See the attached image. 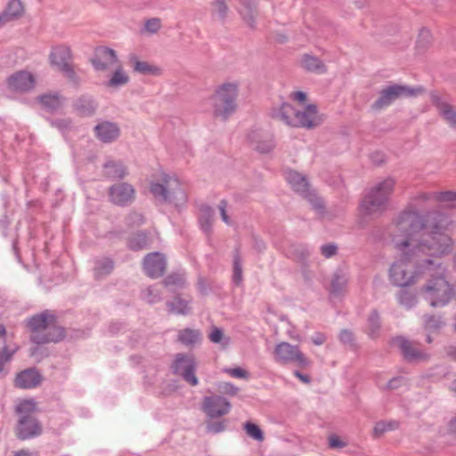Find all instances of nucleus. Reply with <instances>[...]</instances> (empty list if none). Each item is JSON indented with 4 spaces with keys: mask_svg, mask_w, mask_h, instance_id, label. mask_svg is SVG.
Returning <instances> with one entry per match:
<instances>
[{
    "mask_svg": "<svg viewBox=\"0 0 456 456\" xmlns=\"http://www.w3.org/2000/svg\"><path fill=\"white\" fill-rule=\"evenodd\" d=\"M339 340L345 345H353L354 334L349 330H343L339 333Z\"/></svg>",
    "mask_w": 456,
    "mask_h": 456,
    "instance_id": "61",
    "label": "nucleus"
},
{
    "mask_svg": "<svg viewBox=\"0 0 456 456\" xmlns=\"http://www.w3.org/2000/svg\"><path fill=\"white\" fill-rule=\"evenodd\" d=\"M452 221L442 213H436L430 230L427 222L415 211H403L391 228L392 243L401 258L389 268V281L396 287H407L417 282L421 268L434 265L431 256L442 257L452 251L453 240L446 233Z\"/></svg>",
    "mask_w": 456,
    "mask_h": 456,
    "instance_id": "1",
    "label": "nucleus"
},
{
    "mask_svg": "<svg viewBox=\"0 0 456 456\" xmlns=\"http://www.w3.org/2000/svg\"><path fill=\"white\" fill-rule=\"evenodd\" d=\"M432 102L436 105L444 121L456 130V109L437 94L432 95Z\"/></svg>",
    "mask_w": 456,
    "mask_h": 456,
    "instance_id": "19",
    "label": "nucleus"
},
{
    "mask_svg": "<svg viewBox=\"0 0 456 456\" xmlns=\"http://www.w3.org/2000/svg\"><path fill=\"white\" fill-rule=\"evenodd\" d=\"M397 300L401 305L409 309L417 304V297L406 290H403L398 293Z\"/></svg>",
    "mask_w": 456,
    "mask_h": 456,
    "instance_id": "47",
    "label": "nucleus"
},
{
    "mask_svg": "<svg viewBox=\"0 0 456 456\" xmlns=\"http://www.w3.org/2000/svg\"><path fill=\"white\" fill-rule=\"evenodd\" d=\"M191 299L175 297L172 301L167 303L170 312L176 314L186 315L191 312Z\"/></svg>",
    "mask_w": 456,
    "mask_h": 456,
    "instance_id": "36",
    "label": "nucleus"
},
{
    "mask_svg": "<svg viewBox=\"0 0 456 456\" xmlns=\"http://www.w3.org/2000/svg\"><path fill=\"white\" fill-rule=\"evenodd\" d=\"M322 121V119L317 113L316 106L309 104L303 110H297L292 126L312 128L319 126Z\"/></svg>",
    "mask_w": 456,
    "mask_h": 456,
    "instance_id": "13",
    "label": "nucleus"
},
{
    "mask_svg": "<svg viewBox=\"0 0 456 456\" xmlns=\"http://www.w3.org/2000/svg\"><path fill=\"white\" fill-rule=\"evenodd\" d=\"M202 411L210 419L227 415L232 409L230 402L222 395L205 396L201 405Z\"/></svg>",
    "mask_w": 456,
    "mask_h": 456,
    "instance_id": "11",
    "label": "nucleus"
},
{
    "mask_svg": "<svg viewBox=\"0 0 456 456\" xmlns=\"http://www.w3.org/2000/svg\"><path fill=\"white\" fill-rule=\"evenodd\" d=\"M142 298L149 304H155L161 300V292L155 286H151L142 291Z\"/></svg>",
    "mask_w": 456,
    "mask_h": 456,
    "instance_id": "49",
    "label": "nucleus"
},
{
    "mask_svg": "<svg viewBox=\"0 0 456 456\" xmlns=\"http://www.w3.org/2000/svg\"><path fill=\"white\" fill-rule=\"evenodd\" d=\"M349 281L348 273L341 268L337 269L330 281V294L332 297H340L346 291Z\"/></svg>",
    "mask_w": 456,
    "mask_h": 456,
    "instance_id": "22",
    "label": "nucleus"
},
{
    "mask_svg": "<svg viewBox=\"0 0 456 456\" xmlns=\"http://www.w3.org/2000/svg\"><path fill=\"white\" fill-rule=\"evenodd\" d=\"M153 242V235L146 232H139L132 235L128 240V247L133 250H141L148 248Z\"/></svg>",
    "mask_w": 456,
    "mask_h": 456,
    "instance_id": "33",
    "label": "nucleus"
},
{
    "mask_svg": "<svg viewBox=\"0 0 456 456\" xmlns=\"http://www.w3.org/2000/svg\"><path fill=\"white\" fill-rule=\"evenodd\" d=\"M228 425L226 419L206 421V432L208 434H219L224 432Z\"/></svg>",
    "mask_w": 456,
    "mask_h": 456,
    "instance_id": "46",
    "label": "nucleus"
},
{
    "mask_svg": "<svg viewBox=\"0 0 456 456\" xmlns=\"http://www.w3.org/2000/svg\"><path fill=\"white\" fill-rule=\"evenodd\" d=\"M244 429H245L247 435L249 437H251L252 439L258 441V442L264 441V439H265L264 433L256 424H254L249 421L246 422L244 424Z\"/></svg>",
    "mask_w": 456,
    "mask_h": 456,
    "instance_id": "48",
    "label": "nucleus"
},
{
    "mask_svg": "<svg viewBox=\"0 0 456 456\" xmlns=\"http://www.w3.org/2000/svg\"><path fill=\"white\" fill-rule=\"evenodd\" d=\"M177 340L186 346H193L201 340V333L199 330L186 328L178 331Z\"/></svg>",
    "mask_w": 456,
    "mask_h": 456,
    "instance_id": "34",
    "label": "nucleus"
},
{
    "mask_svg": "<svg viewBox=\"0 0 456 456\" xmlns=\"http://www.w3.org/2000/svg\"><path fill=\"white\" fill-rule=\"evenodd\" d=\"M60 71L62 72L63 75L69 80V82L73 83L74 85L77 86L80 83V78L74 70L71 63Z\"/></svg>",
    "mask_w": 456,
    "mask_h": 456,
    "instance_id": "55",
    "label": "nucleus"
},
{
    "mask_svg": "<svg viewBox=\"0 0 456 456\" xmlns=\"http://www.w3.org/2000/svg\"><path fill=\"white\" fill-rule=\"evenodd\" d=\"M380 329V318L377 310H373L367 320V333L370 337L377 336Z\"/></svg>",
    "mask_w": 456,
    "mask_h": 456,
    "instance_id": "41",
    "label": "nucleus"
},
{
    "mask_svg": "<svg viewBox=\"0 0 456 456\" xmlns=\"http://www.w3.org/2000/svg\"><path fill=\"white\" fill-rule=\"evenodd\" d=\"M105 175L111 179H122L126 175V169L121 162L109 161L104 164Z\"/></svg>",
    "mask_w": 456,
    "mask_h": 456,
    "instance_id": "38",
    "label": "nucleus"
},
{
    "mask_svg": "<svg viewBox=\"0 0 456 456\" xmlns=\"http://www.w3.org/2000/svg\"><path fill=\"white\" fill-rule=\"evenodd\" d=\"M50 63L58 70H61L71 63L72 53L69 46L61 45L52 48L50 56Z\"/></svg>",
    "mask_w": 456,
    "mask_h": 456,
    "instance_id": "17",
    "label": "nucleus"
},
{
    "mask_svg": "<svg viewBox=\"0 0 456 456\" xmlns=\"http://www.w3.org/2000/svg\"><path fill=\"white\" fill-rule=\"evenodd\" d=\"M208 338L211 342L215 344L221 343L223 346H226L230 344V338L224 335V332L221 329L217 327H214L212 331L208 335Z\"/></svg>",
    "mask_w": 456,
    "mask_h": 456,
    "instance_id": "50",
    "label": "nucleus"
},
{
    "mask_svg": "<svg viewBox=\"0 0 456 456\" xmlns=\"http://www.w3.org/2000/svg\"><path fill=\"white\" fill-rule=\"evenodd\" d=\"M41 380L42 377L36 369H27L17 375L15 386L23 389H30L37 387Z\"/></svg>",
    "mask_w": 456,
    "mask_h": 456,
    "instance_id": "23",
    "label": "nucleus"
},
{
    "mask_svg": "<svg viewBox=\"0 0 456 456\" xmlns=\"http://www.w3.org/2000/svg\"><path fill=\"white\" fill-rule=\"evenodd\" d=\"M229 8L224 0H214L211 3V16L220 22L224 23L228 17Z\"/></svg>",
    "mask_w": 456,
    "mask_h": 456,
    "instance_id": "37",
    "label": "nucleus"
},
{
    "mask_svg": "<svg viewBox=\"0 0 456 456\" xmlns=\"http://www.w3.org/2000/svg\"><path fill=\"white\" fill-rule=\"evenodd\" d=\"M395 183L393 179L386 178L371 187L360 204L361 213L366 216H376L385 212Z\"/></svg>",
    "mask_w": 456,
    "mask_h": 456,
    "instance_id": "3",
    "label": "nucleus"
},
{
    "mask_svg": "<svg viewBox=\"0 0 456 456\" xmlns=\"http://www.w3.org/2000/svg\"><path fill=\"white\" fill-rule=\"evenodd\" d=\"M415 201L419 206L437 204V191H423L415 197Z\"/></svg>",
    "mask_w": 456,
    "mask_h": 456,
    "instance_id": "45",
    "label": "nucleus"
},
{
    "mask_svg": "<svg viewBox=\"0 0 456 456\" xmlns=\"http://www.w3.org/2000/svg\"><path fill=\"white\" fill-rule=\"evenodd\" d=\"M297 110L289 103H282L279 108L273 109L272 117L288 126H292V121L296 118Z\"/></svg>",
    "mask_w": 456,
    "mask_h": 456,
    "instance_id": "30",
    "label": "nucleus"
},
{
    "mask_svg": "<svg viewBox=\"0 0 456 456\" xmlns=\"http://www.w3.org/2000/svg\"><path fill=\"white\" fill-rule=\"evenodd\" d=\"M150 190L152 195L161 202L179 203L186 200L185 191L175 176L164 175L161 182L151 183Z\"/></svg>",
    "mask_w": 456,
    "mask_h": 456,
    "instance_id": "6",
    "label": "nucleus"
},
{
    "mask_svg": "<svg viewBox=\"0 0 456 456\" xmlns=\"http://www.w3.org/2000/svg\"><path fill=\"white\" fill-rule=\"evenodd\" d=\"M240 2L242 5L241 9H240V13L243 20L248 24V26L254 28L256 27V18L258 14L255 1L240 0Z\"/></svg>",
    "mask_w": 456,
    "mask_h": 456,
    "instance_id": "28",
    "label": "nucleus"
},
{
    "mask_svg": "<svg viewBox=\"0 0 456 456\" xmlns=\"http://www.w3.org/2000/svg\"><path fill=\"white\" fill-rule=\"evenodd\" d=\"M399 422L396 420L379 421L373 428V436L375 437L381 436L384 433L391 430L397 429Z\"/></svg>",
    "mask_w": 456,
    "mask_h": 456,
    "instance_id": "42",
    "label": "nucleus"
},
{
    "mask_svg": "<svg viewBox=\"0 0 456 456\" xmlns=\"http://www.w3.org/2000/svg\"><path fill=\"white\" fill-rule=\"evenodd\" d=\"M39 102L45 110L50 111L58 110L63 102L62 98L57 94L42 95L39 97Z\"/></svg>",
    "mask_w": 456,
    "mask_h": 456,
    "instance_id": "39",
    "label": "nucleus"
},
{
    "mask_svg": "<svg viewBox=\"0 0 456 456\" xmlns=\"http://www.w3.org/2000/svg\"><path fill=\"white\" fill-rule=\"evenodd\" d=\"M96 137L105 143L114 142L119 137L120 129L118 126L113 122L103 121L94 127Z\"/></svg>",
    "mask_w": 456,
    "mask_h": 456,
    "instance_id": "20",
    "label": "nucleus"
},
{
    "mask_svg": "<svg viewBox=\"0 0 456 456\" xmlns=\"http://www.w3.org/2000/svg\"><path fill=\"white\" fill-rule=\"evenodd\" d=\"M285 179L297 193L311 203L314 208L322 209L323 208L322 200L311 191L309 183L305 175L289 169L285 172Z\"/></svg>",
    "mask_w": 456,
    "mask_h": 456,
    "instance_id": "8",
    "label": "nucleus"
},
{
    "mask_svg": "<svg viewBox=\"0 0 456 456\" xmlns=\"http://www.w3.org/2000/svg\"><path fill=\"white\" fill-rule=\"evenodd\" d=\"M185 282L184 276L180 273H172L168 275L164 281L163 283L165 286H175V287H183Z\"/></svg>",
    "mask_w": 456,
    "mask_h": 456,
    "instance_id": "51",
    "label": "nucleus"
},
{
    "mask_svg": "<svg viewBox=\"0 0 456 456\" xmlns=\"http://www.w3.org/2000/svg\"><path fill=\"white\" fill-rule=\"evenodd\" d=\"M301 67L309 72L326 73L325 64L316 56L305 53L301 58Z\"/></svg>",
    "mask_w": 456,
    "mask_h": 456,
    "instance_id": "31",
    "label": "nucleus"
},
{
    "mask_svg": "<svg viewBox=\"0 0 456 456\" xmlns=\"http://www.w3.org/2000/svg\"><path fill=\"white\" fill-rule=\"evenodd\" d=\"M337 250L338 248L333 243L325 244L321 247V252L326 258H330L336 255Z\"/></svg>",
    "mask_w": 456,
    "mask_h": 456,
    "instance_id": "60",
    "label": "nucleus"
},
{
    "mask_svg": "<svg viewBox=\"0 0 456 456\" xmlns=\"http://www.w3.org/2000/svg\"><path fill=\"white\" fill-rule=\"evenodd\" d=\"M240 83L238 81H225L216 86L212 95L228 102L232 104H237L239 96Z\"/></svg>",
    "mask_w": 456,
    "mask_h": 456,
    "instance_id": "18",
    "label": "nucleus"
},
{
    "mask_svg": "<svg viewBox=\"0 0 456 456\" xmlns=\"http://www.w3.org/2000/svg\"><path fill=\"white\" fill-rule=\"evenodd\" d=\"M166 265L164 255L159 252H153L144 257L143 270L149 277L156 279L164 274Z\"/></svg>",
    "mask_w": 456,
    "mask_h": 456,
    "instance_id": "15",
    "label": "nucleus"
},
{
    "mask_svg": "<svg viewBox=\"0 0 456 456\" xmlns=\"http://www.w3.org/2000/svg\"><path fill=\"white\" fill-rule=\"evenodd\" d=\"M251 147L260 153H269L274 148L273 138L259 129H253L248 134Z\"/></svg>",
    "mask_w": 456,
    "mask_h": 456,
    "instance_id": "16",
    "label": "nucleus"
},
{
    "mask_svg": "<svg viewBox=\"0 0 456 456\" xmlns=\"http://www.w3.org/2000/svg\"><path fill=\"white\" fill-rule=\"evenodd\" d=\"M171 367L175 375L181 376L191 386L195 387L199 384V379L195 375L197 363L192 355L175 354Z\"/></svg>",
    "mask_w": 456,
    "mask_h": 456,
    "instance_id": "10",
    "label": "nucleus"
},
{
    "mask_svg": "<svg viewBox=\"0 0 456 456\" xmlns=\"http://www.w3.org/2000/svg\"><path fill=\"white\" fill-rule=\"evenodd\" d=\"M113 270V262L110 258H102L95 261L94 275L102 278L108 275Z\"/></svg>",
    "mask_w": 456,
    "mask_h": 456,
    "instance_id": "40",
    "label": "nucleus"
},
{
    "mask_svg": "<svg viewBox=\"0 0 456 456\" xmlns=\"http://www.w3.org/2000/svg\"><path fill=\"white\" fill-rule=\"evenodd\" d=\"M23 12L24 8L20 0H11L5 10L0 14V27L20 18Z\"/></svg>",
    "mask_w": 456,
    "mask_h": 456,
    "instance_id": "27",
    "label": "nucleus"
},
{
    "mask_svg": "<svg viewBox=\"0 0 456 456\" xmlns=\"http://www.w3.org/2000/svg\"><path fill=\"white\" fill-rule=\"evenodd\" d=\"M273 357L275 362L279 363H293L300 368H305L310 364V361L304 355L299 347L288 342H281L276 345Z\"/></svg>",
    "mask_w": 456,
    "mask_h": 456,
    "instance_id": "9",
    "label": "nucleus"
},
{
    "mask_svg": "<svg viewBox=\"0 0 456 456\" xmlns=\"http://www.w3.org/2000/svg\"><path fill=\"white\" fill-rule=\"evenodd\" d=\"M161 28V20L159 18H151L144 22V30L150 34H156Z\"/></svg>",
    "mask_w": 456,
    "mask_h": 456,
    "instance_id": "52",
    "label": "nucleus"
},
{
    "mask_svg": "<svg viewBox=\"0 0 456 456\" xmlns=\"http://www.w3.org/2000/svg\"><path fill=\"white\" fill-rule=\"evenodd\" d=\"M226 208H227V202L225 200H221L219 205H218V208H219V211H220V215H221V217H222V220L226 224H231V220L226 213Z\"/></svg>",
    "mask_w": 456,
    "mask_h": 456,
    "instance_id": "62",
    "label": "nucleus"
},
{
    "mask_svg": "<svg viewBox=\"0 0 456 456\" xmlns=\"http://www.w3.org/2000/svg\"><path fill=\"white\" fill-rule=\"evenodd\" d=\"M393 344L395 346L398 347L403 356L410 361L424 357V354L413 346L412 342L403 337L395 338L393 340Z\"/></svg>",
    "mask_w": 456,
    "mask_h": 456,
    "instance_id": "26",
    "label": "nucleus"
},
{
    "mask_svg": "<svg viewBox=\"0 0 456 456\" xmlns=\"http://www.w3.org/2000/svg\"><path fill=\"white\" fill-rule=\"evenodd\" d=\"M74 108L80 116L88 117L95 112L97 104L91 96L83 95L75 102Z\"/></svg>",
    "mask_w": 456,
    "mask_h": 456,
    "instance_id": "32",
    "label": "nucleus"
},
{
    "mask_svg": "<svg viewBox=\"0 0 456 456\" xmlns=\"http://www.w3.org/2000/svg\"><path fill=\"white\" fill-rule=\"evenodd\" d=\"M217 387L222 393L231 396L236 395L240 390L239 387L230 382L219 383Z\"/></svg>",
    "mask_w": 456,
    "mask_h": 456,
    "instance_id": "56",
    "label": "nucleus"
},
{
    "mask_svg": "<svg viewBox=\"0 0 456 456\" xmlns=\"http://www.w3.org/2000/svg\"><path fill=\"white\" fill-rule=\"evenodd\" d=\"M347 445L338 436L331 435L329 436V446L332 449H341Z\"/></svg>",
    "mask_w": 456,
    "mask_h": 456,
    "instance_id": "58",
    "label": "nucleus"
},
{
    "mask_svg": "<svg viewBox=\"0 0 456 456\" xmlns=\"http://www.w3.org/2000/svg\"><path fill=\"white\" fill-rule=\"evenodd\" d=\"M19 415L16 428V436L20 440H28L38 436L42 433V427L35 417L36 403L33 400H25L16 406Z\"/></svg>",
    "mask_w": 456,
    "mask_h": 456,
    "instance_id": "4",
    "label": "nucleus"
},
{
    "mask_svg": "<svg viewBox=\"0 0 456 456\" xmlns=\"http://www.w3.org/2000/svg\"><path fill=\"white\" fill-rule=\"evenodd\" d=\"M53 126H56L61 131H65L71 126V122L69 119H57L52 122Z\"/></svg>",
    "mask_w": 456,
    "mask_h": 456,
    "instance_id": "63",
    "label": "nucleus"
},
{
    "mask_svg": "<svg viewBox=\"0 0 456 456\" xmlns=\"http://www.w3.org/2000/svg\"><path fill=\"white\" fill-rule=\"evenodd\" d=\"M91 62L97 71H104L110 66L116 68L120 64L115 50L106 46H101L96 49L95 56L92 59Z\"/></svg>",
    "mask_w": 456,
    "mask_h": 456,
    "instance_id": "12",
    "label": "nucleus"
},
{
    "mask_svg": "<svg viewBox=\"0 0 456 456\" xmlns=\"http://www.w3.org/2000/svg\"><path fill=\"white\" fill-rule=\"evenodd\" d=\"M444 322L439 317L436 316H426L424 320L425 329L428 330H436L442 327Z\"/></svg>",
    "mask_w": 456,
    "mask_h": 456,
    "instance_id": "53",
    "label": "nucleus"
},
{
    "mask_svg": "<svg viewBox=\"0 0 456 456\" xmlns=\"http://www.w3.org/2000/svg\"><path fill=\"white\" fill-rule=\"evenodd\" d=\"M135 191L126 183H117L110 187L109 195L111 202L118 206H126L133 202Z\"/></svg>",
    "mask_w": 456,
    "mask_h": 456,
    "instance_id": "14",
    "label": "nucleus"
},
{
    "mask_svg": "<svg viewBox=\"0 0 456 456\" xmlns=\"http://www.w3.org/2000/svg\"><path fill=\"white\" fill-rule=\"evenodd\" d=\"M224 372L236 379H248V372L240 367L224 369Z\"/></svg>",
    "mask_w": 456,
    "mask_h": 456,
    "instance_id": "59",
    "label": "nucleus"
},
{
    "mask_svg": "<svg viewBox=\"0 0 456 456\" xmlns=\"http://www.w3.org/2000/svg\"><path fill=\"white\" fill-rule=\"evenodd\" d=\"M129 82V76L123 69L121 64H118L114 72L110 75V78L104 82V86L108 88L118 89L126 86Z\"/></svg>",
    "mask_w": 456,
    "mask_h": 456,
    "instance_id": "29",
    "label": "nucleus"
},
{
    "mask_svg": "<svg viewBox=\"0 0 456 456\" xmlns=\"http://www.w3.org/2000/svg\"><path fill=\"white\" fill-rule=\"evenodd\" d=\"M423 91L421 86L412 88L404 85L390 84L379 92L377 99L371 104V109L373 110H384L399 99L417 96Z\"/></svg>",
    "mask_w": 456,
    "mask_h": 456,
    "instance_id": "5",
    "label": "nucleus"
},
{
    "mask_svg": "<svg viewBox=\"0 0 456 456\" xmlns=\"http://www.w3.org/2000/svg\"><path fill=\"white\" fill-rule=\"evenodd\" d=\"M215 211L208 206H201L200 208L199 223L201 230L209 234L214 220Z\"/></svg>",
    "mask_w": 456,
    "mask_h": 456,
    "instance_id": "35",
    "label": "nucleus"
},
{
    "mask_svg": "<svg viewBox=\"0 0 456 456\" xmlns=\"http://www.w3.org/2000/svg\"><path fill=\"white\" fill-rule=\"evenodd\" d=\"M441 436L447 435L456 437V416L450 419L444 429L439 431Z\"/></svg>",
    "mask_w": 456,
    "mask_h": 456,
    "instance_id": "57",
    "label": "nucleus"
},
{
    "mask_svg": "<svg viewBox=\"0 0 456 456\" xmlns=\"http://www.w3.org/2000/svg\"><path fill=\"white\" fill-rule=\"evenodd\" d=\"M425 300L433 307L444 306L450 301L452 289L443 276L436 277L421 289Z\"/></svg>",
    "mask_w": 456,
    "mask_h": 456,
    "instance_id": "7",
    "label": "nucleus"
},
{
    "mask_svg": "<svg viewBox=\"0 0 456 456\" xmlns=\"http://www.w3.org/2000/svg\"><path fill=\"white\" fill-rule=\"evenodd\" d=\"M209 102L213 115L222 120L228 119L237 110V104L229 103L214 95L209 97Z\"/></svg>",
    "mask_w": 456,
    "mask_h": 456,
    "instance_id": "21",
    "label": "nucleus"
},
{
    "mask_svg": "<svg viewBox=\"0 0 456 456\" xmlns=\"http://www.w3.org/2000/svg\"><path fill=\"white\" fill-rule=\"evenodd\" d=\"M456 203V191H437V204L446 208H454Z\"/></svg>",
    "mask_w": 456,
    "mask_h": 456,
    "instance_id": "43",
    "label": "nucleus"
},
{
    "mask_svg": "<svg viewBox=\"0 0 456 456\" xmlns=\"http://www.w3.org/2000/svg\"><path fill=\"white\" fill-rule=\"evenodd\" d=\"M232 281L236 285H240L242 281V265L239 249H235L233 253V274Z\"/></svg>",
    "mask_w": 456,
    "mask_h": 456,
    "instance_id": "44",
    "label": "nucleus"
},
{
    "mask_svg": "<svg viewBox=\"0 0 456 456\" xmlns=\"http://www.w3.org/2000/svg\"><path fill=\"white\" fill-rule=\"evenodd\" d=\"M35 80L33 76L26 71H19L12 75L8 79V86L14 91H28L33 88Z\"/></svg>",
    "mask_w": 456,
    "mask_h": 456,
    "instance_id": "24",
    "label": "nucleus"
},
{
    "mask_svg": "<svg viewBox=\"0 0 456 456\" xmlns=\"http://www.w3.org/2000/svg\"><path fill=\"white\" fill-rule=\"evenodd\" d=\"M403 383V378L401 377H396V378H394L392 379L388 383H387V387L388 389H396L398 387H400Z\"/></svg>",
    "mask_w": 456,
    "mask_h": 456,
    "instance_id": "64",
    "label": "nucleus"
},
{
    "mask_svg": "<svg viewBox=\"0 0 456 456\" xmlns=\"http://www.w3.org/2000/svg\"><path fill=\"white\" fill-rule=\"evenodd\" d=\"M18 347L13 346L9 348L8 346H4L3 352H0V372L4 370V365L5 362L10 361L13 354L17 351Z\"/></svg>",
    "mask_w": 456,
    "mask_h": 456,
    "instance_id": "54",
    "label": "nucleus"
},
{
    "mask_svg": "<svg viewBox=\"0 0 456 456\" xmlns=\"http://www.w3.org/2000/svg\"><path fill=\"white\" fill-rule=\"evenodd\" d=\"M128 62L133 69V71L142 75H153L159 76L161 69L156 65L151 64L148 61H141L135 53L128 55Z\"/></svg>",
    "mask_w": 456,
    "mask_h": 456,
    "instance_id": "25",
    "label": "nucleus"
},
{
    "mask_svg": "<svg viewBox=\"0 0 456 456\" xmlns=\"http://www.w3.org/2000/svg\"><path fill=\"white\" fill-rule=\"evenodd\" d=\"M27 326L31 341L37 345L56 343L64 337L63 329L56 324L55 315L48 310L28 318Z\"/></svg>",
    "mask_w": 456,
    "mask_h": 456,
    "instance_id": "2",
    "label": "nucleus"
}]
</instances>
